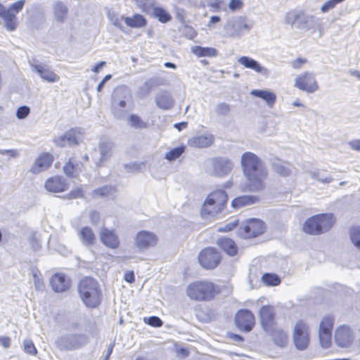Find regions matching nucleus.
I'll use <instances>...</instances> for the list:
<instances>
[{"label": "nucleus", "instance_id": "obj_4", "mask_svg": "<svg viewBox=\"0 0 360 360\" xmlns=\"http://www.w3.org/2000/svg\"><path fill=\"white\" fill-rule=\"evenodd\" d=\"M25 4V0H19L6 8L0 3V18L3 19L4 26L8 31L13 32L18 27V21L16 15L22 10Z\"/></svg>", "mask_w": 360, "mask_h": 360}, {"label": "nucleus", "instance_id": "obj_62", "mask_svg": "<svg viewBox=\"0 0 360 360\" xmlns=\"http://www.w3.org/2000/svg\"><path fill=\"white\" fill-rule=\"evenodd\" d=\"M333 290L335 291H336L337 292H340L345 291V288L340 284H335L333 285Z\"/></svg>", "mask_w": 360, "mask_h": 360}, {"label": "nucleus", "instance_id": "obj_22", "mask_svg": "<svg viewBox=\"0 0 360 360\" xmlns=\"http://www.w3.org/2000/svg\"><path fill=\"white\" fill-rule=\"evenodd\" d=\"M188 292H214V285L210 281H195L188 288Z\"/></svg>", "mask_w": 360, "mask_h": 360}, {"label": "nucleus", "instance_id": "obj_8", "mask_svg": "<svg viewBox=\"0 0 360 360\" xmlns=\"http://www.w3.org/2000/svg\"><path fill=\"white\" fill-rule=\"evenodd\" d=\"M334 339L338 347L349 348L354 340V333L349 326L342 325L335 329Z\"/></svg>", "mask_w": 360, "mask_h": 360}, {"label": "nucleus", "instance_id": "obj_53", "mask_svg": "<svg viewBox=\"0 0 360 360\" xmlns=\"http://www.w3.org/2000/svg\"><path fill=\"white\" fill-rule=\"evenodd\" d=\"M229 6L231 11L238 10L243 7V2L241 0H231Z\"/></svg>", "mask_w": 360, "mask_h": 360}, {"label": "nucleus", "instance_id": "obj_55", "mask_svg": "<svg viewBox=\"0 0 360 360\" xmlns=\"http://www.w3.org/2000/svg\"><path fill=\"white\" fill-rule=\"evenodd\" d=\"M223 4V1L221 0H215L213 2L209 4V6L213 8L214 11H219L221 9V7Z\"/></svg>", "mask_w": 360, "mask_h": 360}, {"label": "nucleus", "instance_id": "obj_32", "mask_svg": "<svg viewBox=\"0 0 360 360\" xmlns=\"http://www.w3.org/2000/svg\"><path fill=\"white\" fill-rule=\"evenodd\" d=\"M271 337L274 342L281 347H285L288 343V335L283 330L275 329L271 333Z\"/></svg>", "mask_w": 360, "mask_h": 360}, {"label": "nucleus", "instance_id": "obj_47", "mask_svg": "<svg viewBox=\"0 0 360 360\" xmlns=\"http://www.w3.org/2000/svg\"><path fill=\"white\" fill-rule=\"evenodd\" d=\"M191 300L196 301H207L213 299V294H188Z\"/></svg>", "mask_w": 360, "mask_h": 360}, {"label": "nucleus", "instance_id": "obj_38", "mask_svg": "<svg viewBox=\"0 0 360 360\" xmlns=\"http://www.w3.org/2000/svg\"><path fill=\"white\" fill-rule=\"evenodd\" d=\"M186 150L185 146H180L179 147L171 149L165 154V159L169 161H173L179 158Z\"/></svg>", "mask_w": 360, "mask_h": 360}, {"label": "nucleus", "instance_id": "obj_34", "mask_svg": "<svg viewBox=\"0 0 360 360\" xmlns=\"http://www.w3.org/2000/svg\"><path fill=\"white\" fill-rule=\"evenodd\" d=\"M238 62L245 68L252 69L257 72H262L264 70V68L259 64L257 61L248 56L240 57L238 59Z\"/></svg>", "mask_w": 360, "mask_h": 360}, {"label": "nucleus", "instance_id": "obj_24", "mask_svg": "<svg viewBox=\"0 0 360 360\" xmlns=\"http://www.w3.org/2000/svg\"><path fill=\"white\" fill-rule=\"evenodd\" d=\"M34 69L44 80L48 82H56L59 80V76L45 65H35Z\"/></svg>", "mask_w": 360, "mask_h": 360}, {"label": "nucleus", "instance_id": "obj_42", "mask_svg": "<svg viewBox=\"0 0 360 360\" xmlns=\"http://www.w3.org/2000/svg\"><path fill=\"white\" fill-rule=\"evenodd\" d=\"M23 349L25 352L30 355H36L37 350L31 340L27 339L22 342Z\"/></svg>", "mask_w": 360, "mask_h": 360}, {"label": "nucleus", "instance_id": "obj_58", "mask_svg": "<svg viewBox=\"0 0 360 360\" xmlns=\"http://www.w3.org/2000/svg\"><path fill=\"white\" fill-rule=\"evenodd\" d=\"M105 65V61H101V62H99L98 63H97L92 69V71L94 72H96V73H98L100 70Z\"/></svg>", "mask_w": 360, "mask_h": 360}, {"label": "nucleus", "instance_id": "obj_63", "mask_svg": "<svg viewBox=\"0 0 360 360\" xmlns=\"http://www.w3.org/2000/svg\"><path fill=\"white\" fill-rule=\"evenodd\" d=\"M352 147L357 150H360V142L359 141H354L350 143Z\"/></svg>", "mask_w": 360, "mask_h": 360}, {"label": "nucleus", "instance_id": "obj_14", "mask_svg": "<svg viewBox=\"0 0 360 360\" xmlns=\"http://www.w3.org/2000/svg\"><path fill=\"white\" fill-rule=\"evenodd\" d=\"M54 161V156L49 153H41L35 159L32 166L30 168V172L32 174H38L44 172L51 167Z\"/></svg>", "mask_w": 360, "mask_h": 360}, {"label": "nucleus", "instance_id": "obj_39", "mask_svg": "<svg viewBox=\"0 0 360 360\" xmlns=\"http://www.w3.org/2000/svg\"><path fill=\"white\" fill-rule=\"evenodd\" d=\"M350 238L354 245L360 250V227L353 226L349 231Z\"/></svg>", "mask_w": 360, "mask_h": 360}, {"label": "nucleus", "instance_id": "obj_9", "mask_svg": "<svg viewBox=\"0 0 360 360\" xmlns=\"http://www.w3.org/2000/svg\"><path fill=\"white\" fill-rule=\"evenodd\" d=\"M295 86L307 93H314L319 89L314 76L309 72H304L296 77Z\"/></svg>", "mask_w": 360, "mask_h": 360}, {"label": "nucleus", "instance_id": "obj_29", "mask_svg": "<svg viewBox=\"0 0 360 360\" xmlns=\"http://www.w3.org/2000/svg\"><path fill=\"white\" fill-rule=\"evenodd\" d=\"M124 21L128 27L133 28L143 27L147 25L146 18L139 13H136L131 17H126Z\"/></svg>", "mask_w": 360, "mask_h": 360}, {"label": "nucleus", "instance_id": "obj_37", "mask_svg": "<svg viewBox=\"0 0 360 360\" xmlns=\"http://www.w3.org/2000/svg\"><path fill=\"white\" fill-rule=\"evenodd\" d=\"M335 318L331 315H327L322 319L319 328V332H331Z\"/></svg>", "mask_w": 360, "mask_h": 360}, {"label": "nucleus", "instance_id": "obj_16", "mask_svg": "<svg viewBox=\"0 0 360 360\" xmlns=\"http://www.w3.org/2000/svg\"><path fill=\"white\" fill-rule=\"evenodd\" d=\"M101 242L108 248L115 250L120 245V238L113 229L103 228L99 233Z\"/></svg>", "mask_w": 360, "mask_h": 360}, {"label": "nucleus", "instance_id": "obj_25", "mask_svg": "<svg viewBox=\"0 0 360 360\" xmlns=\"http://www.w3.org/2000/svg\"><path fill=\"white\" fill-rule=\"evenodd\" d=\"M219 247L228 255L235 256L238 253V247L236 243L229 238H221L217 241Z\"/></svg>", "mask_w": 360, "mask_h": 360}, {"label": "nucleus", "instance_id": "obj_33", "mask_svg": "<svg viewBox=\"0 0 360 360\" xmlns=\"http://www.w3.org/2000/svg\"><path fill=\"white\" fill-rule=\"evenodd\" d=\"M153 16L162 23H167L172 20V15L164 8L155 6L153 8Z\"/></svg>", "mask_w": 360, "mask_h": 360}, {"label": "nucleus", "instance_id": "obj_7", "mask_svg": "<svg viewBox=\"0 0 360 360\" xmlns=\"http://www.w3.org/2000/svg\"><path fill=\"white\" fill-rule=\"evenodd\" d=\"M309 328L303 321H299L295 324L293 331V342L299 350L305 349L309 343Z\"/></svg>", "mask_w": 360, "mask_h": 360}, {"label": "nucleus", "instance_id": "obj_23", "mask_svg": "<svg viewBox=\"0 0 360 360\" xmlns=\"http://www.w3.org/2000/svg\"><path fill=\"white\" fill-rule=\"evenodd\" d=\"M259 201V198L255 195H240L233 198L231 201V207L235 210L253 205Z\"/></svg>", "mask_w": 360, "mask_h": 360}, {"label": "nucleus", "instance_id": "obj_54", "mask_svg": "<svg viewBox=\"0 0 360 360\" xmlns=\"http://www.w3.org/2000/svg\"><path fill=\"white\" fill-rule=\"evenodd\" d=\"M300 18V13H289L287 17V22L290 25H293L295 23L296 20Z\"/></svg>", "mask_w": 360, "mask_h": 360}, {"label": "nucleus", "instance_id": "obj_21", "mask_svg": "<svg viewBox=\"0 0 360 360\" xmlns=\"http://www.w3.org/2000/svg\"><path fill=\"white\" fill-rule=\"evenodd\" d=\"M83 168V164L76 160L75 157H71L65 163L63 172L69 177L76 176L77 173Z\"/></svg>", "mask_w": 360, "mask_h": 360}, {"label": "nucleus", "instance_id": "obj_44", "mask_svg": "<svg viewBox=\"0 0 360 360\" xmlns=\"http://www.w3.org/2000/svg\"><path fill=\"white\" fill-rule=\"evenodd\" d=\"M238 219H234L233 221L227 222L224 225L219 226L218 231L224 233L231 231L238 226Z\"/></svg>", "mask_w": 360, "mask_h": 360}, {"label": "nucleus", "instance_id": "obj_52", "mask_svg": "<svg viewBox=\"0 0 360 360\" xmlns=\"http://www.w3.org/2000/svg\"><path fill=\"white\" fill-rule=\"evenodd\" d=\"M307 60L306 58H297L291 63V65L294 69H300L301 68L305 63H307Z\"/></svg>", "mask_w": 360, "mask_h": 360}, {"label": "nucleus", "instance_id": "obj_10", "mask_svg": "<svg viewBox=\"0 0 360 360\" xmlns=\"http://www.w3.org/2000/svg\"><path fill=\"white\" fill-rule=\"evenodd\" d=\"M266 229L264 223L257 219L247 220L243 228V233L246 238H255L262 234Z\"/></svg>", "mask_w": 360, "mask_h": 360}, {"label": "nucleus", "instance_id": "obj_56", "mask_svg": "<svg viewBox=\"0 0 360 360\" xmlns=\"http://www.w3.org/2000/svg\"><path fill=\"white\" fill-rule=\"evenodd\" d=\"M124 280L129 283L134 282L135 276H134V271H127L124 274Z\"/></svg>", "mask_w": 360, "mask_h": 360}, {"label": "nucleus", "instance_id": "obj_27", "mask_svg": "<svg viewBox=\"0 0 360 360\" xmlns=\"http://www.w3.org/2000/svg\"><path fill=\"white\" fill-rule=\"evenodd\" d=\"M157 105L163 110H169L174 105V101L167 91H161L155 98Z\"/></svg>", "mask_w": 360, "mask_h": 360}, {"label": "nucleus", "instance_id": "obj_1", "mask_svg": "<svg viewBox=\"0 0 360 360\" xmlns=\"http://www.w3.org/2000/svg\"><path fill=\"white\" fill-rule=\"evenodd\" d=\"M241 166L248 181L241 191L258 192L264 190L268 179V170L262 160L253 153L245 152L241 157Z\"/></svg>", "mask_w": 360, "mask_h": 360}, {"label": "nucleus", "instance_id": "obj_17", "mask_svg": "<svg viewBox=\"0 0 360 360\" xmlns=\"http://www.w3.org/2000/svg\"><path fill=\"white\" fill-rule=\"evenodd\" d=\"M81 131L77 129L68 130L64 135L54 139V143L59 147H65L67 144L77 145L79 143Z\"/></svg>", "mask_w": 360, "mask_h": 360}, {"label": "nucleus", "instance_id": "obj_20", "mask_svg": "<svg viewBox=\"0 0 360 360\" xmlns=\"http://www.w3.org/2000/svg\"><path fill=\"white\" fill-rule=\"evenodd\" d=\"M233 169V164L229 160L216 159L214 162V172L217 177H221L229 174Z\"/></svg>", "mask_w": 360, "mask_h": 360}, {"label": "nucleus", "instance_id": "obj_49", "mask_svg": "<svg viewBox=\"0 0 360 360\" xmlns=\"http://www.w3.org/2000/svg\"><path fill=\"white\" fill-rule=\"evenodd\" d=\"M30 110L27 106L23 105L17 110L16 116L18 119L25 118L30 113Z\"/></svg>", "mask_w": 360, "mask_h": 360}, {"label": "nucleus", "instance_id": "obj_12", "mask_svg": "<svg viewBox=\"0 0 360 360\" xmlns=\"http://www.w3.org/2000/svg\"><path fill=\"white\" fill-rule=\"evenodd\" d=\"M71 280L64 273H56L50 278V285L55 292H65L70 290Z\"/></svg>", "mask_w": 360, "mask_h": 360}, {"label": "nucleus", "instance_id": "obj_11", "mask_svg": "<svg viewBox=\"0 0 360 360\" xmlns=\"http://www.w3.org/2000/svg\"><path fill=\"white\" fill-rule=\"evenodd\" d=\"M235 322L240 330L248 332L255 325V316L250 311L241 309L236 314Z\"/></svg>", "mask_w": 360, "mask_h": 360}, {"label": "nucleus", "instance_id": "obj_35", "mask_svg": "<svg viewBox=\"0 0 360 360\" xmlns=\"http://www.w3.org/2000/svg\"><path fill=\"white\" fill-rule=\"evenodd\" d=\"M100 294H80V297L87 307H96L100 303Z\"/></svg>", "mask_w": 360, "mask_h": 360}, {"label": "nucleus", "instance_id": "obj_48", "mask_svg": "<svg viewBox=\"0 0 360 360\" xmlns=\"http://www.w3.org/2000/svg\"><path fill=\"white\" fill-rule=\"evenodd\" d=\"M144 320L146 323L153 327H160L162 325V320L158 316H153L148 318L147 321L146 319H145Z\"/></svg>", "mask_w": 360, "mask_h": 360}, {"label": "nucleus", "instance_id": "obj_30", "mask_svg": "<svg viewBox=\"0 0 360 360\" xmlns=\"http://www.w3.org/2000/svg\"><path fill=\"white\" fill-rule=\"evenodd\" d=\"M251 94L265 101L269 106H273L276 102V96L274 93L266 90H253Z\"/></svg>", "mask_w": 360, "mask_h": 360}, {"label": "nucleus", "instance_id": "obj_40", "mask_svg": "<svg viewBox=\"0 0 360 360\" xmlns=\"http://www.w3.org/2000/svg\"><path fill=\"white\" fill-rule=\"evenodd\" d=\"M115 191V188L105 186L94 191V195L96 197H108L112 195Z\"/></svg>", "mask_w": 360, "mask_h": 360}, {"label": "nucleus", "instance_id": "obj_6", "mask_svg": "<svg viewBox=\"0 0 360 360\" xmlns=\"http://www.w3.org/2000/svg\"><path fill=\"white\" fill-rule=\"evenodd\" d=\"M223 259L221 252L214 247H205L198 253V261L200 266L205 270L217 269Z\"/></svg>", "mask_w": 360, "mask_h": 360}, {"label": "nucleus", "instance_id": "obj_18", "mask_svg": "<svg viewBox=\"0 0 360 360\" xmlns=\"http://www.w3.org/2000/svg\"><path fill=\"white\" fill-rule=\"evenodd\" d=\"M214 142V135L212 134H206L189 139L188 140V145L192 148H205L211 146Z\"/></svg>", "mask_w": 360, "mask_h": 360}, {"label": "nucleus", "instance_id": "obj_61", "mask_svg": "<svg viewBox=\"0 0 360 360\" xmlns=\"http://www.w3.org/2000/svg\"><path fill=\"white\" fill-rule=\"evenodd\" d=\"M113 347H114V344L113 343L110 344L108 346V349L106 351V354H105V360H108V358L110 357V356L111 355V354L112 352Z\"/></svg>", "mask_w": 360, "mask_h": 360}, {"label": "nucleus", "instance_id": "obj_60", "mask_svg": "<svg viewBox=\"0 0 360 360\" xmlns=\"http://www.w3.org/2000/svg\"><path fill=\"white\" fill-rule=\"evenodd\" d=\"M175 128H176L179 131H181L185 129L187 127V122H182L179 123H176L174 124Z\"/></svg>", "mask_w": 360, "mask_h": 360}, {"label": "nucleus", "instance_id": "obj_59", "mask_svg": "<svg viewBox=\"0 0 360 360\" xmlns=\"http://www.w3.org/2000/svg\"><path fill=\"white\" fill-rule=\"evenodd\" d=\"M221 20V18L219 16L214 15L210 18V22L208 23V26H211L212 24L219 22Z\"/></svg>", "mask_w": 360, "mask_h": 360}, {"label": "nucleus", "instance_id": "obj_15", "mask_svg": "<svg viewBox=\"0 0 360 360\" xmlns=\"http://www.w3.org/2000/svg\"><path fill=\"white\" fill-rule=\"evenodd\" d=\"M158 238L157 236L150 231H141L135 238V244L139 249H148L157 245Z\"/></svg>", "mask_w": 360, "mask_h": 360}, {"label": "nucleus", "instance_id": "obj_19", "mask_svg": "<svg viewBox=\"0 0 360 360\" xmlns=\"http://www.w3.org/2000/svg\"><path fill=\"white\" fill-rule=\"evenodd\" d=\"M260 320L262 328L269 331L274 324V313L271 307L264 306L260 310Z\"/></svg>", "mask_w": 360, "mask_h": 360}, {"label": "nucleus", "instance_id": "obj_26", "mask_svg": "<svg viewBox=\"0 0 360 360\" xmlns=\"http://www.w3.org/2000/svg\"><path fill=\"white\" fill-rule=\"evenodd\" d=\"M98 282L91 278L85 277L82 279L79 284V292H98Z\"/></svg>", "mask_w": 360, "mask_h": 360}, {"label": "nucleus", "instance_id": "obj_2", "mask_svg": "<svg viewBox=\"0 0 360 360\" xmlns=\"http://www.w3.org/2000/svg\"><path fill=\"white\" fill-rule=\"evenodd\" d=\"M228 200L229 195L224 190L217 188L212 191L207 195L202 205L201 216L215 217L221 213L226 208Z\"/></svg>", "mask_w": 360, "mask_h": 360}, {"label": "nucleus", "instance_id": "obj_36", "mask_svg": "<svg viewBox=\"0 0 360 360\" xmlns=\"http://www.w3.org/2000/svg\"><path fill=\"white\" fill-rule=\"evenodd\" d=\"M261 281L264 285L266 286H276L281 283V278L276 274L265 273L262 275Z\"/></svg>", "mask_w": 360, "mask_h": 360}, {"label": "nucleus", "instance_id": "obj_41", "mask_svg": "<svg viewBox=\"0 0 360 360\" xmlns=\"http://www.w3.org/2000/svg\"><path fill=\"white\" fill-rule=\"evenodd\" d=\"M331 332H319L320 344L323 348H328L331 345Z\"/></svg>", "mask_w": 360, "mask_h": 360}, {"label": "nucleus", "instance_id": "obj_5", "mask_svg": "<svg viewBox=\"0 0 360 360\" xmlns=\"http://www.w3.org/2000/svg\"><path fill=\"white\" fill-rule=\"evenodd\" d=\"M89 342L86 334L68 333L60 336L56 341V346L61 351H72L80 349Z\"/></svg>", "mask_w": 360, "mask_h": 360}, {"label": "nucleus", "instance_id": "obj_13", "mask_svg": "<svg viewBox=\"0 0 360 360\" xmlns=\"http://www.w3.org/2000/svg\"><path fill=\"white\" fill-rule=\"evenodd\" d=\"M44 188L49 193H63L68 189V184L63 176L56 175L45 181Z\"/></svg>", "mask_w": 360, "mask_h": 360}, {"label": "nucleus", "instance_id": "obj_51", "mask_svg": "<svg viewBox=\"0 0 360 360\" xmlns=\"http://www.w3.org/2000/svg\"><path fill=\"white\" fill-rule=\"evenodd\" d=\"M68 198H78L83 197V191L81 188H77L75 189L72 190L68 194Z\"/></svg>", "mask_w": 360, "mask_h": 360}, {"label": "nucleus", "instance_id": "obj_3", "mask_svg": "<svg viewBox=\"0 0 360 360\" xmlns=\"http://www.w3.org/2000/svg\"><path fill=\"white\" fill-rule=\"evenodd\" d=\"M335 222L336 218L332 213L317 214L304 221L302 230L309 235H321L331 229Z\"/></svg>", "mask_w": 360, "mask_h": 360}, {"label": "nucleus", "instance_id": "obj_57", "mask_svg": "<svg viewBox=\"0 0 360 360\" xmlns=\"http://www.w3.org/2000/svg\"><path fill=\"white\" fill-rule=\"evenodd\" d=\"M0 343L4 347L8 348L10 347L11 340L8 337L0 338Z\"/></svg>", "mask_w": 360, "mask_h": 360}, {"label": "nucleus", "instance_id": "obj_45", "mask_svg": "<svg viewBox=\"0 0 360 360\" xmlns=\"http://www.w3.org/2000/svg\"><path fill=\"white\" fill-rule=\"evenodd\" d=\"M230 110V105L225 103H219L216 107V112L219 116L227 115Z\"/></svg>", "mask_w": 360, "mask_h": 360}, {"label": "nucleus", "instance_id": "obj_43", "mask_svg": "<svg viewBox=\"0 0 360 360\" xmlns=\"http://www.w3.org/2000/svg\"><path fill=\"white\" fill-rule=\"evenodd\" d=\"M129 120L131 124L135 128H145L147 127V124L141 120V119L136 115H131L129 117Z\"/></svg>", "mask_w": 360, "mask_h": 360}, {"label": "nucleus", "instance_id": "obj_31", "mask_svg": "<svg viewBox=\"0 0 360 360\" xmlns=\"http://www.w3.org/2000/svg\"><path fill=\"white\" fill-rule=\"evenodd\" d=\"M192 52L198 57H214L217 55V51L212 47H202L195 46L192 48Z\"/></svg>", "mask_w": 360, "mask_h": 360}, {"label": "nucleus", "instance_id": "obj_64", "mask_svg": "<svg viewBox=\"0 0 360 360\" xmlns=\"http://www.w3.org/2000/svg\"><path fill=\"white\" fill-rule=\"evenodd\" d=\"M165 66L166 68H173V69L176 68V65L174 63H170V62L165 63Z\"/></svg>", "mask_w": 360, "mask_h": 360}, {"label": "nucleus", "instance_id": "obj_46", "mask_svg": "<svg viewBox=\"0 0 360 360\" xmlns=\"http://www.w3.org/2000/svg\"><path fill=\"white\" fill-rule=\"evenodd\" d=\"M345 1V0H328L322 5L321 10L322 12L326 13Z\"/></svg>", "mask_w": 360, "mask_h": 360}, {"label": "nucleus", "instance_id": "obj_50", "mask_svg": "<svg viewBox=\"0 0 360 360\" xmlns=\"http://www.w3.org/2000/svg\"><path fill=\"white\" fill-rule=\"evenodd\" d=\"M276 172L281 176H287L290 174V169L285 165H278L276 167Z\"/></svg>", "mask_w": 360, "mask_h": 360}, {"label": "nucleus", "instance_id": "obj_28", "mask_svg": "<svg viewBox=\"0 0 360 360\" xmlns=\"http://www.w3.org/2000/svg\"><path fill=\"white\" fill-rule=\"evenodd\" d=\"M79 236L83 244L93 245L96 240L93 229L89 226H84L79 231Z\"/></svg>", "mask_w": 360, "mask_h": 360}]
</instances>
